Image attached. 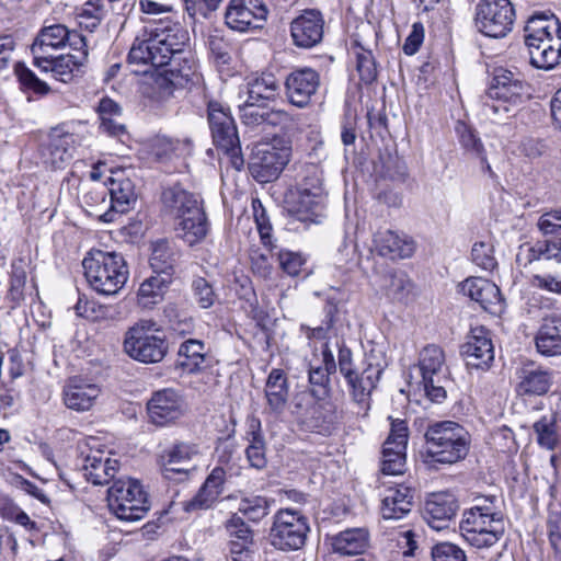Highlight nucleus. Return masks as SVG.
<instances>
[{
	"instance_id": "obj_1",
	"label": "nucleus",
	"mask_w": 561,
	"mask_h": 561,
	"mask_svg": "<svg viewBox=\"0 0 561 561\" xmlns=\"http://www.w3.org/2000/svg\"><path fill=\"white\" fill-rule=\"evenodd\" d=\"M321 353V363L310 365L308 370L311 396L317 400L332 398L331 376L336 373L339 367L356 408L353 412L359 417H366L370 410L371 392L376 389L387 367L383 354L380 351L371 350L365 354L360 366H356L353 362L352 351L344 344L339 347L337 364L328 343L323 345Z\"/></svg>"
},
{
	"instance_id": "obj_2",
	"label": "nucleus",
	"mask_w": 561,
	"mask_h": 561,
	"mask_svg": "<svg viewBox=\"0 0 561 561\" xmlns=\"http://www.w3.org/2000/svg\"><path fill=\"white\" fill-rule=\"evenodd\" d=\"M187 41L188 34L180 24L160 21L150 30L147 39L133 44L128 61L163 68L157 82L171 93L198 79L195 60L185 49Z\"/></svg>"
},
{
	"instance_id": "obj_3",
	"label": "nucleus",
	"mask_w": 561,
	"mask_h": 561,
	"mask_svg": "<svg viewBox=\"0 0 561 561\" xmlns=\"http://www.w3.org/2000/svg\"><path fill=\"white\" fill-rule=\"evenodd\" d=\"M162 210L174 220L178 238L188 245L201 242L208 233L203 201L196 194L174 184L162 191Z\"/></svg>"
},
{
	"instance_id": "obj_4",
	"label": "nucleus",
	"mask_w": 561,
	"mask_h": 561,
	"mask_svg": "<svg viewBox=\"0 0 561 561\" xmlns=\"http://www.w3.org/2000/svg\"><path fill=\"white\" fill-rule=\"evenodd\" d=\"M424 463L430 468L437 465H454L469 453L470 435L453 421L436 422L425 432Z\"/></svg>"
},
{
	"instance_id": "obj_5",
	"label": "nucleus",
	"mask_w": 561,
	"mask_h": 561,
	"mask_svg": "<svg viewBox=\"0 0 561 561\" xmlns=\"http://www.w3.org/2000/svg\"><path fill=\"white\" fill-rule=\"evenodd\" d=\"M82 267L90 287L103 296L118 294L129 276L124 256L116 252L91 250L83 259Z\"/></svg>"
},
{
	"instance_id": "obj_6",
	"label": "nucleus",
	"mask_w": 561,
	"mask_h": 561,
	"mask_svg": "<svg viewBox=\"0 0 561 561\" xmlns=\"http://www.w3.org/2000/svg\"><path fill=\"white\" fill-rule=\"evenodd\" d=\"M463 539L478 549L495 545L505 533L503 513L496 505H474L466 510L459 525Z\"/></svg>"
},
{
	"instance_id": "obj_7",
	"label": "nucleus",
	"mask_w": 561,
	"mask_h": 561,
	"mask_svg": "<svg viewBox=\"0 0 561 561\" xmlns=\"http://www.w3.org/2000/svg\"><path fill=\"white\" fill-rule=\"evenodd\" d=\"M124 351L140 363H160L169 351L167 334L154 321L140 320L125 333Z\"/></svg>"
},
{
	"instance_id": "obj_8",
	"label": "nucleus",
	"mask_w": 561,
	"mask_h": 561,
	"mask_svg": "<svg viewBox=\"0 0 561 561\" xmlns=\"http://www.w3.org/2000/svg\"><path fill=\"white\" fill-rule=\"evenodd\" d=\"M528 96V85L520 73L504 68H496L492 82L481 98L482 113L486 118H494L501 112L507 113L508 105H516Z\"/></svg>"
},
{
	"instance_id": "obj_9",
	"label": "nucleus",
	"mask_w": 561,
	"mask_h": 561,
	"mask_svg": "<svg viewBox=\"0 0 561 561\" xmlns=\"http://www.w3.org/2000/svg\"><path fill=\"white\" fill-rule=\"evenodd\" d=\"M207 121L214 145L230 158L231 165L236 170H241L244 160L230 107L222 102L209 100L207 102Z\"/></svg>"
},
{
	"instance_id": "obj_10",
	"label": "nucleus",
	"mask_w": 561,
	"mask_h": 561,
	"mask_svg": "<svg viewBox=\"0 0 561 561\" xmlns=\"http://www.w3.org/2000/svg\"><path fill=\"white\" fill-rule=\"evenodd\" d=\"M87 38L76 30L64 24H51L39 30L31 45L33 61L43 60L55 55L59 49L69 46L71 49H83Z\"/></svg>"
},
{
	"instance_id": "obj_11",
	"label": "nucleus",
	"mask_w": 561,
	"mask_h": 561,
	"mask_svg": "<svg viewBox=\"0 0 561 561\" xmlns=\"http://www.w3.org/2000/svg\"><path fill=\"white\" fill-rule=\"evenodd\" d=\"M515 9L510 0H482L476 9V25L489 37H505L513 28Z\"/></svg>"
},
{
	"instance_id": "obj_12",
	"label": "nucleus",
	"mask_w": 561,
	"mask_h": 561,
	"mask_svg": "<svg viewBox=\"0 0 561 561\" xmlns=\"http://www.w3.org/2000/svg\"><path fill=\"white\" fill-rule=\"evenodd\" d=\"M308 531L305 516L293 510H280L274 517L270 540L276 549L298 550L305 545Z\"/></svg>"
},
{
	"instance_id": "obj_13",
	"label": "nucleus",
	"mask_w": 561,
	"mask_h": 561,
	"mask_svg": "<svg viewBox=\"0 0 561 561\" xmlns=\"http://www.w3.org/2000/svg\"><path fill=\"white\" fill-rule=\"evenodd\" d=\"M419 368L426 396L433 402H440L446 398L444 383L447 381L444 351L434 344L425 346L420 352Z\"/></svg>"
},
{
	"instance_id": "obj_14",
	"label": "nucleus",
	"mask_w": 561,
	"mask_h": 561,
	"mask_svg": "<svg viewBox=\"0 0 561 561\" xmlns=\"http://www.w3.org/2000/svg\"><path fill=\"white\" fill-rule=\"evenodd\" d=\"M538 227L545 239L536 241L529 249V261L554 259L561 262V210L543 214Z\"/></svg>"
},
{
	"instance_id": "obj_15",
	"label": "nucleus",
	"mask_w": 561,
	"mask_h": 561,
	"mask_svg": "<svg viewBox=\"0 0 561 561\" xmlns=\"http://www.w3.org/2000/svg\"><path fill=\"white\" fill-rule=\"evenodd\" d=\"M290 152L286 147H275L271 144H262L255 147L250 170L253 176L262 183L271 182L278 178L285 165L289 162Z\"/></svg>"
},
{
	"instance_id": "obj_16",
	"label": "nucleus",
	"mask_w": 561,
	"mask_h": 561,
	"mask_svg": "<svg viewBox=\"0 0 561 561\" xmlns=\"http://www.w3.org/2000/svg\"><path fill=\"white\" fill-rule=\"evenodd\" d=\"M408 444V427L404 421L394 420L383 444L381 471L383 474L398 476L405 470V450Z\"/></svg>"
},
{
	"instance_id": "obj_17",
	"label": "nucleus",
	"mask_w": 561,
	"mask_h": 561,
	"mask_svg": "<svg viewBox=\"0 0 561 561\" xmlns=\"http://www.w3.org/2000/svg\"><path fill=\"white\" fill-rule=\"evenodd\" d=\"M268 10L263 0H230L225 20L228 27L238 32L261 26L266 20Z\"/></svg>"
},
{
	"instance_id": "obj_18",
	"label": "nucleus",
	"mask_w": 561,
	"mask_h": 561,
	"mask_svg": "<svg viewBox=\"0 0 561 561\" xmlns=\"http://www.w3.org/2000/svg\"><path fill=\"white\" fill-rule=\"evenodd\" d=\"M320 87V75L312 68L304 67L290 71L284 81L288 102L299 108L309 105Z\"/></svg>"
},
{
	"instance_id": "obj_19",
	"label": "nucleus",
	"mask_w": 561,
	"mask_h": 561,
	"mask_svg": "<svg viewBox=\"0 0 561 561\" xmlns=\"http://www.w3.org/2000/svg\"><path fill=\"white\" fill-rule=\"evenodd\" d=\"M150 421L159 426L179 420L185 411L182 396L173 389L156 391L147 403Z\"/></svg>"
},
{
	"instance_id": "obj_20",
	"label": "nucleus",
	"mask_w": 561,
	"mask_h": 561,
	"mask_svg": "<svg viewBox=\"0 0 561 561\" xmlns=\"http://www.w3.org/2000/svg\"><path fill=\"white\" fill-rule=\"evenodd\" d=\"M324 20L320 11L305 10L290 23L293 43L300 48H312L323 37Z\"/></svg>"
},
{
	"instance_id": "obj_21",
	"label": "nucleus",
	"mask_w": 561,
	"mask_h": 561,
	"mask_svg": "<svg viewBox=\"0 0 561 561\" xmlns=\"http://www.w3.org/2000/svg\"><path fill=\"white\" fill-rule=\"evenodd\" d=\"M461 355L469 367L489 368L494 359V346L490 331L484 327L472 328L467 342L461 346Z\"/></svg>"
},
{
	"instance_id": "obj_22",
	"label": "nucleus",
	"mask_w": 561,
	"mask_h": 561,
	"mask_svg": "<svg viewBox=\"0 0 561 561\" xmlns=\"http://www.w3.org/2000/svg\"><path fill=\"white\" fill-rule=\"evenodd\" d=\"M459 508L456 496L449 492H436L427 496L423 518L435 530L449 527Z\"/></svg>"
},
{
	"instance_id": "obj_23",
	"label": "nucleus",
	"mask_w": 561,
	"mask_h": 561,
	"mask_svg": "<svg viewBox=\"0 0 561 561\" xmlns=\"http://www.w3.org/2000/svg\"><path fill=\"white\" fill-rule=\"evenodd\" d=\"M76 145L77 137L66 128V125L53 128L43 152L45 163L50 164L54 169L64 168L73 158Z\"/></svg>"
},
{
	"instance_id": "obj_24",
	"label": "nucleus",
	"mask_w": 561,
	"mask_h": 561,
	"mask_svg": "<svg viewBox=\"0 0 561 561\" xmlns=\"http://www.w3.org/2000/svg\"><path fill=\"white\" fill-rule=\"evenodd\" d=\"M72 50L75 54H55L47 58V62L35 60L33 65L44 72L50 71L56 80L67 83L72 80L75 72L79 71L87 62L89 56L88 44L83 49Z\"/></svg>"
},
{
	"instance_id": "obj_25",
	"label": "nucleus",
	"mask_w": 561,
	"mask_h": 561,
	"mask_svg": "<svg viewBox=\"0 0 561 561\" xmlns=\"http://www.w3.org/2000/svg\"><path fill=\"white\" fill-rule=\"evenodd\" d=\"M105 185H108L106 193L110 194L111 207L100 215V218L104 222H112L116 213L124 214L128 211L136 202L135 185L130 179L123 176V174L110 178Z\"/></svg>"
},
{
	"instance_id": "obj_26",
	"label": "nucleus",
	"mask_w": 561,
	"mask_h": 561,
	"mask_svg": "<svg viewBox=\"0 0 561 561\" xmlns=\"http://www.w3.org/2000/svg\"><path fill=\"white\" fill-rule=\"evenodd\" d=\"M373 242L377 253L390 260L410 257L415 251L412 238L390 229H379L374 234Z\"/></svg>"
},
{
	"instance_id": "obj_27",
	"label": "nucleus",
	"mask_w": 561,
	"mask_h": 561,
	"mask_svg": "<svg viewBox=\"0 0 561 561\" xmlns=\"http://www.w3.org/2000/svg\"><path fill=\"white\" fill-rule=\"evenodd\" d=\"M461 291L490 313H497L502 310L499 287L485 278L472 277L466 279L461 284Z\"/></svg>"
},
{
	"instance_id": "obj_28",
	"label": "nucleus",
	"mask_w": 561,
	"mask_h": 561,
	"mask_svg": "<svg viewBox=\"0 0 561 561\" xmlns=\"http://www.w3.org/2000/svg\"><path fill=\"white\" fill-rule=\"evenodd\" d=\"M198 454L195 445L176 444L167 455L168 459L162 465V474L167 480L181 482L188 478L194 468L192 458Z\"/></svg>"
},
{
	"instance_id": "obj_29",
	"label": "nucleus",
	"mask_w": 561,
	"mask_h": 561,
	"mask_svg": "<svg viewBox=\"0 0 561 561\" xmlns=\"http://www.w3.org/2000/svg\"><path fill=\"white\" fill-rule=\"evenodd\" d=\"M322 199V193L296 188V193L288 201V211L296 220L306 225L317 224L321 217Z\"/></svg>"
},
{
	"instance_id": "obj_30",
	"label": "nucleus",
	"mask_w": 561,
	"mask_h": 561,
	"mask_svg": "<svg viewBox=\"0 0 561 561\" xmlns=\"http://www.w3.org/2000/svg\"><path fill=\"white\" fill-rule=\"evenodd\" d=\"M100 393L98 385L75 377L64 387L62 394L67 408L82 412L92 408Z\"/></svg>"
},
{
	"instance_id": "obj_31",
	"label": "nucleus",
	"mask_w": 561,
	"mask_h": 561,
	"mask_svg": "<svg viewBox=\"0 0 561 561\" xmlns=\"http://www.w3.org/2000/svg\"><path fill=\"white\" fill-rule=\"evenodd\" d=\"M247 102L267 105L280 95L282 85L272 72L255 73L247 81Z\"/></svg>"
},
{
	"instance_id": "obj_32",
	"label": "nucleus",
	"mask_w": 561,
	"mask_h": 561,
	"mask_svg": "<svg viewBox=\"0 0 561 561\" xmlns=\"http://www.w3.org/2000/svg\"><path fill=\"white\" fill-rule=\"evenodd\" d=\"M535 344L541 355H561V313H553L542 319L535 336Z\"/></svg>"
},
{
	"instance_id": "obj_33",
	"label": "nucleus",
	"mask_w": 561,
	"mask_h": 561,
	"mask_svg": "<svg viewBox=\"0 0 561 561\" xmlns=\"http://www.w3.org/2000/svg\"><path fill=\"white\" fill-rule=\"evenodd\" d=\"M524 31L526 46H534L543 39L561 36V23L553 14L536 12L527 20Z\"/></svg>"
},
{
	"instance_id": "obj_34",
	"label": "nucleus",
	"mask_w": 561,
	"mask_h": 561,
	"mask_svg": "<svg viewBox=\"0 0 561 561\" xmlns=\"http://www.w3.org/2000/svg\"><path fill=\"white\" fill-rule=\"evenodd\" d=\"M264 393L270 412L276 415L282 414L287 407L289 397L288 379L283 369L273 368L270 371Z\"/></svg>"
},
{
	"instance_id": "obj_35",
	"label": "nucleus",
	"mask_w": 561,
	"mask_h": 561,
	"mask_svg": "<svg viewBox=\"0 0 561 561\" xmlns=\"http://www.w3.org/2000/svg\"><path fill=\"white\" fill-rule=\"evenodd\" d=\"M413 505V491L405 485L387 490L380 506L383 519H401L408 515Z\"/></svg>"
},
{
	"instance_id": "obj_36",
	"label": "nucleus",
	"mask_w": 561,
	"mask_h": 561,
	"mask_svg": "<svg viewBox=\"0 0 561 561\" xmlns=\"http://www.w3.org/2000/svg\"><path fill=\"white\" fill-rule=\"evenodd\" d=\"M84 477L95 485L107 484L118 471V461L103 457L101 453L87 455L83 463Z\"/></svg>"
},
{
	"instance_id": "obj_37",
	"label": "nucleus",
	"mask_w": 561,
	"mask_h": 561,
	"mask_svg": "<svg viewBox=\"0 0 561 561\" xmlns=\"http://www.w3.org/2000/svg\"><path fill=\"white\" fill-rule=\"evenodd\" d=\"M518 378L519 382L516 390L520 396L546 394L552 385L551 374L539 367H524L520 369Z\"/></svg>"
},
{
	"instance_id": "obj_38",
	"label": "nucleus",
	"mask_w": 561,
	"mask_h": 561,
	"mask_svg": "<svg viewBox=\"0 0 561 561\" xmlns=\"http://www.w3.org/2000/svg\"><path fill=\"white\" fill-rule=\"evenodd\" d=\"M309 414L310 416L306 421L307 425L319 433H330L342 416L337 404L331 398L318 400L309 410Z\"/></svg>"
},
{
	"instance_id": "obj_39",
	"label": "nucleus",
	"mask_w": 561,
	"mask_h": 561,
	"mask_svg": "<svg viewBox=\"0 0 561 561\" xmlns=\"http://www.w3.org/2000/svg\"><path fill=\"white\" fill-rule=\"evenodd\" d=\"M178 366L188 374H196L209 366L205 344L199 340L183 342L178 352Z\"/></svg>"
},
{
	"instance_id": "obj_40",
	"label": "nucleus",
	"mask_w": 561,
	"mask_h": 561,
	"mask_svg": "<svg viewBox=\"0 0 561 561\" xmlns=\"http://www.w3.org/2000/svg\"><path fill=\"white\" fill-rule=\"evenodd\" d=\"M530 62L534 67L545 70L554 68L561 58V36H554L553 39H543L535 43L534 46H527Z\"/></svg>"
},
{
	"instance_id": "obj_41",
	"label": "nucleus",
	"mask_w": 561,
	"mask_h": 561,
	"mask_svg": "<svg viewBox=\"0 0 561 561\" xmlns=\"http://www.w3.org/2000/svg\"><path fill=\"white\" fill-rule=\"evenodd\" d=\"M100 130L112 137L122 138L127 134L126 127L119 122L122 107L110 98H103L98 105Z\"/></svg>"
},
{
	"instance_id": "obj_42",
	"label": "nucleus",
	"mask_w": 561,
	"mask_h": 561,
	"mask_svg": "<svg viewBox=\"0 0 561 561\" xmlns=\"http://www.w3.org/2000/svg\"><path fill=\"white\" fill-rule=\"evenodd\" d=\"M367 547L368 531L364 528H350L332 537L333 551L339 554H360Z\"/></svg>"
},
{
	"instance_id": "obj_43",
	"label": "nucleus",
	"mask_w": 561,
	"mask_h": 561,
	"mask_svg": "<svg viewBox=\"0 0 561 561\" xmlns=\"http://www.w3.org/2000/svg\"><path fill=\"white\" fill-rule=\"evenodd\" d=\"M179 256V251L168 240H158L152 243L150 266L156 274L171 278Z\"/></svg>"
},
{
	"instance_id": "obj_44",
	"label": "nucleus",
	"mask_w": 561,
	"mask_h": 561,
	"mask_svg": "<svg viewBox=\"0 0 561 561\" xmlns=\"http://www.w3.org/2000/svg\"><path fill=\"white\" fill-rule=\"evenodd\" d=\"M245 438L249 442L245 448V456L250 466L257 470L264 469L267 465L266 444L259 420L253 419L250 421Z\"/></svg>"
},
{
	"instance_id": "obj_45",
	"label": "nucleus",
	"mask_w": 561,
	"mask_h": 561,
	"mask_svg": "<svg viewBox=\"0 0 561 561\" xmlns=\"http://www.w3.org/2000/svg\"><path fill=\"white\" fill-rule=\"evenodd\" d=\"M560 415L557 412L542 415L533 424V431L536 435L537 444L547 450H554L560 444V434L558 432V422Z\"/></svg>"
},
{
	"instance_id": "obj_46",
	"label": "nucleus",
	"mask_w": 561,
	"mask_h": 561,
	"mask_svg": "<svg viewBox=\"0 0 561 561\" xmlns=\"http://www.w3.org/2000/svg\"><path fill=\"white\" fill-rule=\"evenodd\" d=\"M14 73L20 83V89L26 94L28 102L33 101V95L43 98L50 93V87L45 81L41 80L35 72L24 64L18 62L14 66Z\"/></svg>"
},
{
	"instance_id": "obj_47",
	"label": "nucleus",
	"mask_w": 561,
	"mask_h": 561,
	"mask_svg": "<svg viewBox=\"0 0 561 561\" xmlns=\"http://www.w3.org/2000/svg\"><path fill=\"white\" fill-rule=\"evenodd\" d=\"M144 492L142 486L138 481L127 479H118L113 482L107 491V502L111 511H123L124 501H128L133 497H138V494Z\"/></svg>"
},
{
	"instance_id": "obj_48",
	"label": "nucleus",
	"mask_w": 561,
	"mask_h": 561,
	"mask_svg": "<svg viewBox=\"0 0 561 561\" xmlns=\"http://www.w3.org/2000/svg\"><path fill=\"white\" fill-rule=\"evenodd\" d=\"M170 282V277L160 274L145 279L140 284L137 294L139 305L142 307H149L158 304L162 299Z\"/></svg>"
},
{
	"instance_id": "obj_49",
	"label": "nucleus",
	"mask_w": 561,
	"mask_h": 561,
	"mask_svg": "<svg viewBox=\"0 0 561 561\" xmlns=\"http://www.w3.org/2000/svg\"><path fill=\"white\" fill-rule=\"evenodd\" d=\"M273 500L261 495H251L242 497L239 501L238 514L248 518L250 522L259 523L270 514Z\"/></svg>"
},
{
	"instance_id": "obj_50",
	"label": "nucleus",
	"mask_w": 561,
	"mask_h": 561,
	"mask_svg": "<svg viewBox=\"0 0 561 561\" xmlns=\"http://www.w3.org/2000/svg\"><path fill=\"white\" fill-rule=\"evenodd\" d=\"M297 188L322 193V170L316 163H305L297 174Z\"/></svg>"
},
{
	"instance_id": "obj_51",
	"label": "nucleus",
	"mask_w": 561,
	"mask_h": 561,
	"mask_svg": "<svg viewBox=\"0 0 561 561\" xmlns=\"http://www.w3.org/2000/svg\"><path fill=\"white\" fill-rule=\"evenodd\" d=\"M461 147L466 152L473 157H482L485 151L484 146L478 136L477 131L466 124L465 122L458 121L455 127Z\"/></svg>"
},
{
	"instance_id": "obj_52",
	"label": "nucleus",
	"mask_w": 561,
	"mask_h": 561,
	"mask_svg": "<svg viewBox=\"0 0 561 561\" xmlns=\"http://www.w3.org/2000/svg\"><path fill=\"white\" fill-rule=\"evenodd\" d=\"M124 512L123 511H113V513L123 520L133 522L139 520L145 517L147 512L150 508L149 501L147 497V493L144 491L138 494V497H133L130 500H126L123 502Z\"/></svg>"
},
{
	"instance_id": "obj_53",
	"label": "nucleus",
	"mask_w": 561,
	"mask_h": 561,
	"mask_svg": "<svg viewBox=\"0 0 561 561\" xmlns=\"http://www.w3.org/2000/svg\"><path fill=\"white\" fill-rule=\"evenodd\" d=\"M386 294L393 300H403L411 290L412 284L402 271H390L387 276Z\"/></svg>"
},
{
	"instance_id": "obj_54",
	"label": "nucleus",
	"mask_w": 561,
	"mask_h": 561,
	"mask_svg": "<svg viewBox=\"0 0 561 561\" xmlns=\"http://www.w3.org/2000/svg\"><path fill=\"white\" fill-rule=\"evenodd\" d=\"M191 288L195 301L203 309L210 308L218 298L213 285L204 277H195Z\"/></svg>"
},
{
	"instance_id": "obj_55",
	"label": "nucleus",
	"mask_w": 561,
	"mask_h": 561,
	"mask_svg": "<svg viewBox=\"0 0 561 561\" xmlns=\"http://www.w3.org/2000/svg\"><path fill=\"white\" fill-rule=\"evenodd\" d=\"M207 45L216 64L228 65L230 62L231 46L218 31H214L208 35Z\"/></svg>"
},
{
	"instance_id": "obj_56",
	"label": "nucleus",
	"mask_w": 561,
	"mask_h": 561,
	"mask_svg": "<svg viewBox=\"0 0 561 561\" xmlns=\"http://www.w3.org/2000/svg\"><path fill=\"white\" fill-rule=\"evenodd\" d=\"M253 216L264 245L272 247V225L260 199L252 201Z\"/></svg>"
},
{
	"instance_id": "obj_57",
	"label": "nucleus",
	"mask_w": 561,
	"mask_h": 561,
	"mask_svg": "<svg viewBox=\"0 0 561 561\" xmlns=\"http://www.w3.org/2000/svg\"><path fill=\"white\" fill-rule=\"evenodd\" d=\"M225 527L231 540H244L245 542H252L253 531L245 524L243 517L238 513L231 514V516L227 519Z\"/></svg>"
},
{
	"instance_id": "obj_58",
	"label": "nucleus",
	"mask_w": 561,
	"mask_h": 561,
	"mask_svg": "<svg viewBox=\"0 0 561 561\" xmlns=\"http://www.w3.org/2000/svg\"><path fill=\"white\" fill-rule=\"evenodd\" d=\"M472 262L485 271H492L496 266L493 255V247L485 242H477L471 250Z\"/></svg>"
},
{
	"instance_id": "obj_59",
	"label": "nucleus",
	"mask_w": 561,
	"mask_h": 561,
	"mask_svg": "<svg viewBox=\"0 0 561 561\" xmlns=\"http://www.w3.org/2000/svg\"><path fill=\"white\" fill-rule=\"evenodd\" d=\"M357 57V71L360 80L365 83H371L377 78V67L375 58L370 50L362 48L360 51L356 53Z\"/></svg>"
},
{
	"instance_id": "obj_60",
	"label": "nucleus",
	"mask_w": 561,
	"mask_h": 561,
	"mask_svg": "<svg viewBox=\"0 0 561 561\" xmlns=\"http://www.w3.org/2000/svg\"><path fill=\"white\" fill-rule=\"evenodd\" d=\"M433 561H467L465 551L451 542H439L432 548Z\"/></svg>"
},
{
	"instance_id": "obj_61",
	"label": "nucleus",
	"mask_w": 561,
	"mask_h": 561,
	"mask_svg": "<svg viewBox=\"0 0 561 561\" xmlns=\"http://www.w3.org/2000/svg\"><path fill=\"white\" fill-rule=\"evenodd\" d=\"M25 284V271L21 267L13 268L10 277V287L7 294V298L13 304L12 308L18 306L24 299Z\"/></svg>"
},
{
	"instance_id": "obj_62",
	"label": "nucleus",
	"mask_w": 561,
	"mask_h": 561,
	"mask_svg": "<svg viewBox=\"0 0 561 561\" xmlns=\"http://www.w3.org/2000/svg\"><path fill=\"white\" fill-rule=\"evenodd\" d=\"M266 105L261 104H252L250 102H244L242 106H240V116L241 121L247 126H259L265 125V115L267 110H265Z\"/></svg>"
},
{
	"instance_id": "obj_63",
	"label": "nucleus",
	"mask_w": 561,
	"mask_h": 561,
	"mask_svg": "<svg viewBox=\"0 0 561 561\" xmlns=\"http://www.w3.org/2000/svg\"><path fill=\"white\" fill-rule=\"evenodd\" d=\"M278 262L280 268L285 273L290 276H296L299 274L305 260L300 253L291 252L288 250H280L278 252Z\"/></svg>"
},
{
	"instance_id": "obj_64",
	"label": "nucleus",
	"mask_w": 561,
	"mask_h": 561,
	"mask_svg": "<svg viewBox=\"0 0 561 561\" xmlns=\"http://www.w3.org/2000/svg\"><path fill=\"white\" fill-rule=\"evenodd\" d=\"M548 534L551 546L561 551V510H551L548 516Z\"/></svg>"
}]
</instances>
